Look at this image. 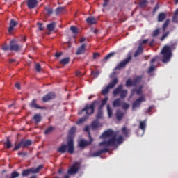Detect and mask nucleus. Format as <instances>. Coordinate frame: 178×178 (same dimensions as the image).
Here are the masks:
<instances>
[{
	"instance_id": "nucleus-46",
	"label": "nucleus",
	"mask_w": 178,
	"mask_h": 178,
	"mask_svg": "<svg viewBox=\"0 0 178 178\" xmlns=\"http://www.w3.org/2000/svg\"><path fill=\"white\" fill-rule=\"evenodd\" d=\"M35 69L37 72H41V65L38 63L35 64Z\"/></svg>"
},
{
	"instance_id": "nucleus-61",
	"label": "nucleus",
	"mask_w": 178,
	"mask_h": 178,
	"mask_svg": "<svg viewBox=\"0 0 178 178\" xmlns=\"http://www.w3.org/2000/svg\"><path fill=\"white\" fill-rule=\"evenodd\" d=\"M154 109V106H151L149 107V108L147 109V111H146L147 113H149V112H151V110Z\"/></svg>"
},
{
	"instance_id": "nucleus-18",
	"label": "nucleus",
	"mask_w": 178,
	"mask_h": 178,
	"mask_svg": "<svg viewBox=\"0 0 178 178\" xmlns=\"http://www.w3.org/2000/svg\"><path fill=\"white\" fill-rule=\"evenodd\" d=\"M17 25V22L15 21L14 19H11L10 22V26L8 29V33H12L13 31V29L16 27Z\"/></svg>"
},
{
	"instance_id": "nucleus-37",
	"label": "nucleus",
	"mask_w": 178,
	"mask_h": 178,
	"mask_svg": "<svg viewBox=\"0 0 178 178\" xmlns=\"http://www.w3.org/2000/svg\"><path fill=\"white\" fill-rule=\"evenodd\" d=\"M122 134H124V136L125 137H129V131H127V129H126V127H124L122 129Z\"/></svg>"
},
{
	"instance_id": "nucleus-8",
	"label": "nucleus",
	"mask_w": 178,
	"mask_h": 178,
	"mask_svg": "<svg viewBox=\"0 0 178 178\" xmlns=\"http://www.w3.org/2000/svg\"><path fill=\"white\" fill-rule=\"evenodd\" d=\"M118 82L119 80L118 78H115L111 83H110L104 89L102 90V94H103V95H106V94L109 92V90H111V88H113L115 85L118 84Z\"/></svg>"
},
{
	"instance_id": "nucleus-27",
	"label": "nucleus",
	"mask_w": 178,
	"mask_h": 178,
	"mask_svg": "<svg viewBox=\"0 0 178 178\" xmlns=\"http://www.w3.org/2000/svg\"><path fill=\"white\" fill-rule=\"evenodd\" d=\"M121 104H122V102L120 101V99H117L113 101V106L114 108H116L118 106H120Z\"/></svg>"
},
{
	"instance_id": "nucleus-34",
	"label": "nucleus",
	"mask_w": 178,
	"mask_h": 178,
	"mask_svg": "<svg viewBox=\"0 0 178 178\" xmlns=\"http://www.w3.org/2000/svg\"><path fill=\"white\" fill-rule=\"evenodd\" d=\"M161 33V29H156L154 30L152 33V36L153 37H157V35H159V33Z\"/></svg>"
},
{
	"instance_id": "nucleus-19",
	"label": "nucleus",
	"mask_w": 178,
	"mask_h": 178,
	"mask_svg": "<svg viewBox=\"0 0 178 178\" xmlns=\"http://www.w3.org/2000/svg\"><path fill=\"white\" fill-rule=\"evenodd\" d=\"M74 133H76V127H72L70 129L69 134H68V138H70V140H73V137L74 136Z\"/></svg>"
},
{
	"instance_id": "nucleus-39",
	"label": "nucleus",
	"mask_w": 178,
	"mask_h": 178,
	"mask_svg": "<svg viewBox=\"0 0 178 178\" xmlns=\"http://www.w3.org/2000/svg\"><path fill=\"white\" fill-rule=\"evenodd\" d=\"M169 23H170V20L167 19L165 23L163 25V31H165L166 29L168 28V26H169Z\"/></svg>"
},
{
	"instance_id": "nucleus-13",
	"label": "nucleus",
	"mask_w": 178,
	"mask_h": 178,
	"mask_svg": "<svg viewBox=\"0 0 178 178\" xmlns=\"http://www.w3.org/2000/svg\"><path fill=\"white\" fill-rule=\"evenodd\" d=\"M141 81V76H138L134 79L132 81L131 79H128L126 82V86L127 87H131L136 86L138 83H140Z\"/></svg>"
},
{
	"instance_id": "nucleus-20",
	"label": "nucleus",
	"mask_w": 178,
	"mask_h": 178,
	"mask_svg": "<svg viewBox=\"0 0 178 178\" xmlns=\"http://www.w3.org/2000/svg\"><path fill=\"white\" fill-rule=\"evenodd\" d=\"M134 92H136L137 95H141V92H143V86H140L138 89H133L131 90V95H134Z\"/></svg>"
},
{
	"instance_id": "nucleus-53",
	"label": "nucleus",
	"mask_w": 178,
	"mask_h": 178,
	"mask_svg": "<svg viewBox=\"0 0 178 178\" xmlns=\"http://www.w3.org/2000/svg\"><path fill=\"white\" fill-rule=\"evenodd\" d=\"M48 15H51L54 12V10H52V8H45Z\"/></svg>"
},
{
	"instance_id": "nucleus-24",
	"label": "nucleus",
	"mask_w": 178,
	"mask_h": 178,
	"mask_svg": "<svg viewBox=\"0 0 178 178\" xmlns=\"http://www.w3.org/2000/svg\"><path fill=\"white\" fill-rule=\"evenodd\" d=\"M166 19V13H160L158 15V22H163Z\"/></svg>"
},
{
	"instance_id": "nucleus-63",
	"label": "nucleus",
	"mask_w": 178,
	"mask_h": 178,
	"mask_svg": "<svg viewBox=\"0 0 178 178\" xmlns=\"http://www.w3.org/2000/svg\"><path fill=\"white\" fill-rule=\"evenodd\" d=\"M157 9H159V6L156 4L153 10V12H155Z\"/></svg>"
},
{
	"instance_id": "nucleus-29",
	"label": "nucleus",
	"mask_w": 178,
	"mask_h": 178,
	"mask_svg": "<svg viewBox=\"0 0 178 178\" xmlns=\"http://www.w3.org/2000/svg\"><path fill=\"white\" fill-rule=\"evenodd\" d=\"M55 26H56V23H55V22L49 24L47 25V30H49V31H52V30H54V29H55Z\"/></svg>"
},
{
	"instance_id": "nucleus-10",
	"label": "nucleus",
	"mask_w": 178,
	"mask_h": 178,
	"mask_svg": "<svg viewBox=\"0 0 178 178\" xmlns=\"http://www.w3.org/2000/svg\"><path fill=\"white\" fill-rule=\"evenodd\" d=\"M145 95H143L140 97L134 102V103L132 104V108L137 109V108H140L141 102H145Z\"/></svg>"
},
{
	"instance_id": "nucleus-17",
	"label": "nucleus",
	"mask_w": 178,
	"mask_h": 178,
	"mask_svg": "<svg viewBox=\"0 0 178 178\" xmlns=\"http://www.w3.org/2000/svg\"><path fill=\"white\" fill-rule=\"evenodd\" d=\"M86 52V44H83L81 47H79L76 52V55H83Z\"/></svg>"
},
{
	"instance_id": "nucleus-58",
	"label": "nucleus",
	"mask_w": 178,
	"mask_h": 178,
	"mask_svg": "<svg viewBox=\"0 0 178 178\" xmlns=\"http://www.w3.org/2000/svg\"><path fill=\"white\" fill-rule=\"evenodd\" d=\"M98 56H99V53H94V54H93V59H97V58H98Z\"/></svg>"
},
{
	"instance_id": "nucleus-48",
	"label": "nucleus",
	"mask_w": 178,
	"mask_h": 178,
	"mask_svg": "<svg viewBox=\"0 0 178 178\" xmlns=\"http://www.w3.org/2000/svg\"><path fill=\"white\" fill-rule=\"evenodd\" d=\"M158 60H159V56H156L152 59L151 63H154V62H157Z\"/></svg>"
},
{
	"instance_id": "nucleus-26",
	"label": "nucleus",
	"mask_w": 178,
	"mask_h": 178,
	"mask_svg": "<svg viewBox=\"0 0 178 178\" xmlns=\"http://www.w3.org/2000/svg\"><path fill=\"white\" fill-rule=\"evenodd\" d=\"M123 116H124V114L123 113V112H122L119 110L117 111L116 118H117L118 120H122V119H123Z\"/></svg>"
},
{
	"instance_id": "nucleus-36",
	"label": "nucleus",
	"mask_w": 178,
	"mask_h": 178,
	"mask_svg": "<svg viewBox=\"0 0 178 178\" xmlns=\"http://www.w3.org/2000/svg\"><path fill=\"white\" fill-rule=\"evenodd\" d=\"M148 3V1L147 0H141L140 2V8H145Z\"/></svg>"
},
{
	"instance_id": "nucleus-9",
	"label": "nucleus",
	"mask_w": 178,
	"mask_h": 178,
	"mask_svg": "<svg viewBox=\"0 0 178 178\" xmlns=\"http://www.w3.org/2000/svg\"><path fill=\"white\" fill-rule=\"evenodd\" d=\"M146 122V120L140 122L139 129H140V130L138 129L136 132L138 137H143V136H144V133H145V128L147 127Z\"/></svg>"
},
{
	"instance_id": "nucleus-52",
	"label": "nucleus",
	"mask_w": 178,
	"mask_h": 178,
	"mask_svg": "<svg viewBox=\"0 0 178 178\" xmlns=\"http://www.w3.org/2000/svg\"><path fill=\"white\" fill-rule=\"evenodd\" d=\"M92 75L93 77L97 78L98 76H99V72L92 71Z\"/></svg>"
},
{
	"instance_id": "nucleus-56",
	"label": "nucleus",
	"mask_w": 178,
	"mask_h": 178,
	"mask_svg": "<svg viewBox=\"0 0 178 178\" xmlns=\"http://www.w3.org/2000/svg\"><path fill=\"white\" fill-rule=\"evenodd\" d=\"M108 3H109V0H104L103 8H106V6H108Z\"/></svg>"
},
{
	"instance_id": "nucleus-59",
	"label": "nucleus",
	"mask_w": 178,
	"mask_h": 178,
	"mask_svg": "<svg viewBox=\"0 0 178 178\" xmlns=\"http://www.w3.org/2000/svg\"><path fill=\"white\" fill-rule=\"evenodd\" d=\"M18 155H22L23 156H26L27 155V152H20L18 153Z\"/></svg>"
},
{
	"instance_id": "nucleus-12",
	"label": "nucleus",
	"mask_w": 178,
	"mask_h": 178,
	"mask_svg": "<svg viewBox=\"0 0 178 178\" xmlns=\"http://www.w3.org/2000/svg\"><path fill=\"white\" fill-rule=\"evenodd\" d=\"M130 60H131V56H129L126 59H124V60L121 61L116 67H115V70H119L123 67H126V65H127V63H129V62H130Z\"/></svg>"
},
{
	"instance_id": "nucleus-43",
	"label": "nucleus",
	"mask_w": 178,
	"mask_h": 178,
	"mask_svg": "<svg viewBox=\"0 0 178 178\" xmlns=\"http://www.w3.org/2000/svg\"><path fill=\"white\" fill-rule=\"evenodd\" d=\"M70 30L72 31L74 34H77V33H79V31L77 30V27L74 26H71Z\"/></svg>"
},
{
	"instance_id": "nucleus-16",
	"label": "nucleus",
	"mask_w": 178,
	"mask_h": 178,
	"mask_svg": "<svg viewBox=\"0 0 178 178\" xmlns=\"http://www.w3.org/2000/svg\"><path fill=\"white\" fill-rule=\"evenodd\" d=\"M38 5V1L37 0H28L27 1V6L29 9H34L35 6Z\"/></svg>"
},
{
	"instance_id": "nucleus-38",
	"label": "nucleus",
	"mask_w": 178,
	"mask_h": 178,
	"mask_svg": "<svg viewBox=\"0 0 178 178\" xmlns=\"http://www.w3.org/2000/svg\"><path fill=\"white\" fill-rule=\"evenodd\" d=\"M107 112H108V118H112L113 111L109 104L107 105Z\"/></svg>"
},
{
	"instance_id": "nucleus-14",
	"label": "nucleus",
	"mask_w": 178,
	"mask_h": 178,
	"mask_svg": "<svg viewBox=\"0 0 178 178\" xmlns=\"http://www.w3.org/2000/svg\"><path fill=\"white\" fill-rule=\"evenodd\" d=\"M22 49V45L16 44V41L12 40L10 43V50L17 52Z\"/></svg>"
},
{
	"instance_id": "nucleus-41",
	"label": "nucleus",
	"mask_w": 178,
	"mask_h": 178,
	"mask_svg": "<svg viewBox=\"0 0 178 178\" xmlns=\"http://www.w3.org/2000/svg\"><path fill=\"white\" fill-rule=\"evenodd\" d=\"M65 8L63 7H58L56 9V14L59 15V13H62L63 12Z\"/></svg>"
},
{
	"instance_id": "nucleus-40",
	"label": "nucleus",
	"mask_w": 178,
	"mask_h": 178,
	"mask_svg": "<svg viewBox=\"0 0 178 178\" xmlns=\"http://www.w3.org/2000/svg\"><path fill=\"white\" fill-rule=\"evenodd\" d=\"M4 145H6V148L8 149L12 147V143H10L8 138H7V141L4 143Z\"/></svg>"
},
{
	"instance_id": "nucleus-25",
	"label": "nucleus",
	"mask_w": 178,
	"mask_h": 178,
	"mask_svg": "<svg viewBox=\"0 0 178 178\" xmlns=\"http://www.w3.org/2000/svg\"><path fill=\"white\" fill-rule=\"evenodd\" d=\"M31 108H35V109H42L41 106H39L38 104L36 103V100L33 99L32 102L30 104Z\"/></svg>"
},
{
	"instance_id": "nucleus-49",
	"label": "nucleus",
	"mask_w": 178,
	"mask_h": 178,
	"mask_svg": "<svg viewBox=\"0 0 178 178\" xmlns=\"http://www.w3.org/2000/svg\"><path fill=\"white\" fill-rule=\"evenodd\" d=\"M169 35V32H166L165 33L163 34L161 40L163 41V40H165L166 38V37H168Z\"/></svg>"
},
{
	"instance_id": "nucleus-35",
	"label": "nucleus",
	"mask_w": 178,
	"mask_h": 178,
	"mask_svg": "<svg viewBox=\"0 0 178 178\" xmlns=\"http://www.w3.org/2000/svg\"><path fill=\"white\" fill-rule=\"evenodd\" d=\"M177 16H178V8L176 10V11L175 13V16L172 17L173 23H178V20H177Z\"/></svg>"
},
{
	"instance_id": "nucleus-64",
	"label": "nucleus",
	"mask_w": 178,
	"mask_h": 178,
	"mask_svg": "<svg viewBox=\"0 0 178 178\" xmlns=\"http://www.w3.org/2000/svg\"><path fill=\"white\" fill-rule=\"evenodd\" d=\"M104 106H105V104H102L99 106L98 111H102V108H104Z\"/></svg>"
},
{
	"instance_id": "nucleus-2",
	"label": "nucleus",
	"mask_w": 178,
	"mask_h": 178,
	"mask_svg": "<svg viewBox=\"0 0 178 178\" xmlns=\"http://www.w3.org/2000/svg\"><path fill=\"white\" fill-rule=\"evenodd\" d=\"M161 60L163 63H168L170 62V58H172V46H165L161 52Z\"/></svg>"
},
{
	"instance_id": "nucleus-60",
	"label": "nucleus",
	"mask_w": 178,
	"mask_h": 178,
	"mask_svg": "<svg viewBox=\"0 0 178 178\" xmlns=\"http://www.w3.org/2000/svg\"><path fill=\"white\" fill-rule=\"evenodd\" d=\"M76 76L77 77H80V76H83V74H82L81 72H80V71H77V72H76Z\"/></svg>"
},
{
	"instance_id": "nucleus-1",
	"label": "nucleus",
	"mask_w": 178,
	"mask_h": 178,
	"mask_svg": "<svg viewBox=\"0 0 178 178\" xmlns=\"http://www.w3.org/2000/svg\"><path fill=\"white\" fill-rule=\"evenodd\" d=\"M118 137V134H115L113 131L108 129L104 131L102 136H100L99 138H102L104 141L99 143V145L106 147L104 149L95 152L92 154V156H99L101 154H105L106 152H109V149L108 147H115L119 144H122L123 143V136L120 135Z\"/></svg>"
},
{
	"instance_id": "nucleus-47",
	"label": "nucleus",
	"mask_w": 178,
	"mask_h": 178,
	"mask_svg": "<svg viewBox=\"0 0 178 178\" xmlns=\"http://www.w3.org/2000/svg\"><path fill=\"white\" fill-rule=\"evenodd\" d=\"M113 55H115V53H110L108 54L105 58V60H108V59H109L110 58H112V56H113Z\"/></svg>"
},
{
	"instance_id": "nucleus-5",
	"label": "nucleus",
	"mask_w": 178,
	"mask_h": 178,
	"mask_svg": "<svg viewBox=\"0 0 178 178\" xmlns=\"http://www.w3.org/2000/svg\"><path fill=\"white\" fill-rule=\"evenodd\" d=\"M114 97H116L118 94H120V97L121 99H124L126 97H127V90H123V85H119L116 89H115L113 92Z\"/></svg>"
},
{
	"instance_id": "nucleus-55",
	"label": "nucleus",
	"mask_w": 178,
	"mask_h": 178,
	"mask_svg": "<svg viewBox=\"0 0 178 178\" xmlns=\"http://www.w3.org/2000/svg\"><path fill=\"white\" fill-rule=\"evenodd\" d=\"M38 26H39V30H40L41 31H42V30H44V27H42V24L38 22Z\"/></svg>"
},
{
	"instance_id": "nucleus-4",
	"label": "nucleus",
	"mask_w": 178,
	"mask_h": 178,
	"mask_svg": "<svg viewBox=\"0 0 178 178\" xmlns=\"http://www.w3.org/2000/svg\"><path fill=\"white\" fill-rule=\"evenodd\" d=\"M96 105H98V101H95L91 104H88L81 111L78 112V115H81L83 112H86V115H92Z\"/></svg>"
},
{
	"instance_id": "nucleus-33",
	"label": "nucleus",
	"mask_w": 178,
	"mask_h": 178,
	"mask_svg": "<svg viewBox=\"0 0 178 178\" xmlns=\"http://www.w3.org/2000/svg\"><path fill=\"white\" fill-rule=\"evenodd\" d=\"M103 118H104L103 111L98 110L97 114L96 115L97 120H98V119H102Z\"/></svg>"
},
{
	"instance_id": "nucleus-45",
	"label": "nucleus",
	"mask_w": 178,
	"mask_h": 178,
	"mask_svg": "<svg viewBox=\"0 0 178 178\" xmlns=\"http://www.w3.org/2000/svg\"><path fill=\"white\" fill-rule=\"evenodd\" d=\"M122 109H124V111H126V109H129V105L127 103H122Z\"/></svg>"
},
{
	"instance_id": "nucleus-42",
	"label": "nucleus",
	"mask_w": 178,
	"mask_h": 178,
	"mask_svg": "<svg viewBox=\"0 0 178 178\" xmlns=\"http://www.w3.org/2000/svg\"><path fill=\"white\" fill-rule=\"evenodd\" d=\"M54 127H49L45 131V134H50V133H52L54 131Z\"/></svg>"
},
{
	"instance_id": "nucleus-7",
	"label": "nucleus",
	"mask_w": 178,
	"mask_h": 178,
	"mask_svg": "<svg viewBox=\"0 0 178 178\" xmlns=\"http://www.w3.org/2000/svg\"><path fill=\"white\" fill-rule=\"evenodd\" d=\"M44 168L42 165L38 166L36 168H32L30 169L25 170L22 172V176L26 177L29 176L30 173H38Z\"/></svg>"
},
{
	"instance_id": "nucleus-57",
	"label": "nucleus",
	"mask_w": 178,
	"mask_h": 178,
	"mask_svg": "<svg viewBox=\"0 0 178 178\" xmlns=\"http://www.w3.org/2000/svg\"><path fill=\"white\" fill-rule=\"evenodd\" d=\"M84 131H87L89 134L90 136V127L89 126H86L84 129Z\"/></svg>"
},
{
	"instance_id": "nucleus-54",
	"label": "nucleus",
	"mask_w": 178,
	"mask_h": 178,
	"mask_svg": "<svg viewBox=\"0 0 178 178\" xmlns=\"http://www.w3.org/2000/svg\"><path fill=\"white\" fill-rule=\"evenodd\" d=\"M106 102H108V97H105L102 101V104L106 105Z\"/></svg>"
},
{
	"instance_id": "nucleus-22",
	"label": "nucleus",
	"mask_w": 178,
	"mask_h": 178,
	"mask_svg": "<svg viewBox=\"0 0 178 178\" xmlns=\"http://www.w3.org/2000/svg\"><path fill=\"white\" fill-rule=\"evenodd\" d=\"M86 22L88 24H97V19L95 17H90L86 19Z\"/></svg>"
},
{
	"instance_id": "nucleus-50",
	"label": "nucleus",
	"mask_w": 178,
	"mask_h": 178,
	"mask_svg": "<svg viewBox=\"0 0 178 178\" xmlns=\"http://www.w3.org/2000/svg\"><path fill=\"white\" fill-rule=\"evenodd\" d=\"M1 48L3 51H9V49H10V46L9 47L8 45H3Z\"/></svg>"
},
{
	"instance_id": "nucleus-11",
	"label": "nucleus",
	"mask_w": 178,
	"mask_h": 178,
	"mask_svg": "<svg viewBox=\"0 0 178 178\" xmlns=\"http://www.w3.org/2000/svg\"><path fill=\"white\" fill-rule=\"evenodd\" d=\"M80 169V163L75 162L72 166L67 170L68 175H76Z\"/></svg>"
},
{
	"instance_id": "nucleus-31",
	"label": "nucleus",
	"mask_w": 178,
	"mask_h": 178,
	"mask_svg": "<svg viewBox=\"0 0 178 178\" xmlns=\"http://www.w3.org/2000/svg\"><path fill=\"white\" fill-rule=\"evenodd\" d=\"M88 119V116H84L79 119V121L76 122V124H82V123H84Z\"/></svg>"
},
{
	"instance_id": "nucleus-28",
	"label": "nucleus",
	"mask_w": 178,
	"mask_h": 178,
	"mask_svg": "<svg viewBox=\"0 0 178 178\" xmlns=\"http://www.w3.org/2000/svg\"><path fill=\"white\" fill-rule=\"evenodd\" d=\"M33 120H35V123H40V122H41V115L35 114L33 116Z\"/></svg>"
},
{
	"instance_id": "nucleus-21",
	"label": "nucleus",
	"mask_w": 178,
	"mask_h": 178,
	"mask_svg": "<svg viewBox=\"0 0 178 178\" xmlns=\"http://www.w3.org/2000/svg\"><path fill=\"white\" fill-rule=\"evenodd\" d=\"M143 54V47H141V44H139V47H138V49L135 51L134 56V58H137L138 55H141Z\"/></svg>"
},
{
	"instance_id": "nucleus-23",
	"label": "nucleus",
	"mask_w": 178,
	"mask_h": 178,
	"mask_svg": "<svg viewBox=\"0 0 178 178\" xmlns=\"http://www.w3.org/2000/svg\"><path fill=\"white\" fill-rule=\"evenodd\" d=\"M91 144V142H87V140H81L79 142V147L80 148H84V147H86V145H90Z\"/></svg>"
},
{
	"instance_id": "nucleus-32",
	"label": "nucleus",
	"mask_w": 178,
	"mask_h": 178,
	"mask_svg": "<svg viewBox=\"0 0 178 178\" xmlns=\"http://www.w3.org/2000/svg\"><path fill=\"white\" fill-rule=\"evenodd\" d=\"M92 129H97V127H99V122L98 120L93 121L91 124Z\"/></svg>"
},
{
	"instance_id": "nucleus-62",
	"label": "nucleus",
	"mask_w": 178,
	"mask_h": 178,
	"mask_svg": "<svg viewBox=\"0 0 178 178\" xmlns=\"http://www.w3.org/2000/svg\"><path fill=\"white\" fill-rule=\"evenodd\" d=\"M148 42V39L143 40L141 43V47H143V44H147Z\"/></svg>"
},
{
	"instance_id": "nucleus-51",
	"label": "nucleus",
	"mask_w": 178,
	"mask_h": 178,
	"mask_svg": "<svg viewBox=\"0 0 178 178\" xmlns=\"http://www.w3.org/2000/svg\"><path fill=\"white\" fill-rule=\"evenodd\" d=\"M155 70V67L154 65H151L147 71V73H152Z\"/></svg>"
},
{
	"instance_id": "nucleus-6",
	"label": "nucleus",
	"mask_w": 178,
	"mask_h": 178,
	"mask_svg": "<svg viewBox=\"0 0 178 178\" xmlns=\"http://www.w3.org/2000/svg\"><path fill=\"white\" fill-rule=\"evenodd\" d=\"M31 144V140H22L18 145H15L14 151H17V149H19V148H29Z\"/></svg>"
},
{
	"instance_id": "nucleus-3",
	"label": "nucleus",
	"mask_w": 178,
	"mask_h": 178,
	"mask_svg": "<svg viewBox=\"0 0 178 178\" xmlns=\"http://www.w3.org/2000/svg\"><path fill=\"white\" fill-rule=\"evenodd\" d=\"M58 152L60 154H65L66 151L69 152V154L74 153V144L73 142V139H69L67 141V145H62L57 149Z\"/></svg>"
},
{
	"instance_id": "nucleus-15",
	"label": "nucleus",
	"mask_w": 178,
	"mask_h": 178,
	"mask_svg": "<svg viewBox=\"0 0 178 178\" xmlns=\"http://www.w3.org/2000/svg\"><path fill=\"white\" fill-rule=\"evenodd\" d=\"M56 97L55 95V92H50L47 95H46L44 97L42 98L43 102H48V101H51V99H54V98Z\"/></svg>"
},
{
	"instance_id": "nucleus-30",
	"label": "nucleus",
	"mask_w": 178,
	"mask_h": 178,
	"mask_svg": "<svg viewBox=\"0 0 178 178\" xmlns=\"http://www.w3.org/2000/svg\"><path fill=\"white\" fill-rule=\"evenodd\" d=\"M70 62V58L69 57L63 58L60 61V63L61 65H67Z\"/></svg>"
},
{
	"instance_id": "nucleus-44",
	"label": "nucleus",
	"mask_w": 178,
	"mask_h": 178,
	"mask_svg": "<svg viewBox=\"0 0 178 178\" xmlns=\"http://www.w3.org/2000/svg\"><path fill=\"white\" fill-rule=\"evenodd\" d=\"M19 176H20V174H19L17 172L15 171L13 173H11L10 178H16V177H19Z\"/></svg>"
}]
</instances>
